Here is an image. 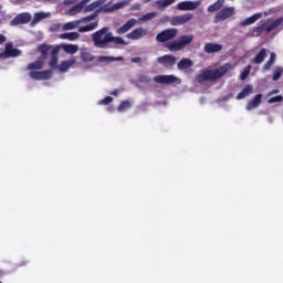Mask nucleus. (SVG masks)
<instances>
[{
  "label": "nucleus",
  "instance_id": "nucleus-1",
  "mask_svg": "<svg viewBox=\"0 0 283 283\" xmlns=\"http://www.w3.org/2000/svg\"><path fill=\"white\" fill-rule=\"evenodd\" d=\"M92 41L94 48L99 50H107V48H116L114 45H127V42L120 36H114V33L109 31V27H104L92 34ZM114 43V45H109Z\"/></svg>",
  "mask_w": 283,
  "mask_h": 283
},
{
  "label": "nucleus",
  "instance_id": "nucleus-2",
  "mask_svg": "<svg viewBox=\"0 0 283 283\" xmlns=\"http://www.w3.org/2000/svg\"><path fill=\"white\" fill-rule=\"evenodd\" d=\"M231 70V63H226L219 69L214 70H206L202 72V74L197 75L198 83H205L207 81H218L219 78H222L227 72Z\"/></svg>",
  "mask_w": 283,
  "mask_h": 283
},
{
  "label": "nucleus",
  "instance_id": "nucleus-3",
  "mask_svg": "<svg viewBox=\"0 0 283 283\" xmlns=\"http://www.w3.org/2000/svg\"><path fill=\"white\" fill-rule=\"evenodd\" d=\"M27 70L30 71L29 76L33 78V81H49L52 78V71H35V70H43V61L36 60L35 62L29 63Z\"/></svg>",
  "mask_w": 283,
  "mask_h": 283
},
{
  "label": "nucleus",
  "instance_id": "nucleus-4",
  "mask_svg": "<svg viewBox=\"0 0 283 283\" xmlns=\"http://www.w3.org/2000/svg\"><path fill=\"white\" fill-rule=\"evenodd\" d=\"M283 23V18L280 17L276 20H268L266 22H263L261 25L252 29V36H261L262 32H265V34H271L273 30H276V28H280Z\"/></svg>",
  "mask_w": 283,
  "mask_h": 283
},
{
  "label": "nucleus",
  "instance_id": "nucleus-5",
  "mask_svg": "<svg viewBox=\"0 0 283 283\" xmlns=\"http://www.w3.org/2000/svg\"><path fill=\"white\" fill-rule=\"evenodd\" d=\"M193 42V34L181 35L178 40H172L166 43V48L169 52H180V50H185L187 45Z\"/></svg>",
  "mask_w": 283,
  "mask_h": 283
},
{
  "label": "nucleus",
  "instance_id": "nucleus-6",
  "mask_svg": "<svg viewBox=\"0 0 283 283\" xmlns=\"http://www.w3.org/2000/svg\"><path fill=\"white\" fill-rule=\"evenodd\" d=\"M103 6V1L97 0L92 2L88 6H84V12H96V10H99V12H114V10H120V8H123V3L118 2L113 4L112 7H101Z\"/></svg>",
  "mask_w": 283,
  "mask_h": 283
},
{
  "label": "nucleus",
  "instance_id": "nucleus-7",
  "mask_svg": "<svg viewBox=\"0 0 283 283\" xmlns=\"http://www.w3.org/2000/svg\"><path fill=\"white\" fill-rule=\"evenodd\" d=\"M177 34H178V29H166L156 35V42L167 43V41H171V39H176Z\"/></svg>",
  "mask_w": 283,
  "mask_h": 283
},
{
  "label": "nucleus",
  "instance_id": "nucleus-8",
  "mask_svg": "<svg viewBox=\"0 0 283 283\" xmlns=\"http://www.w3.org/2000/svg\"><path fill=\"white\" fill-rule=\"evenodd\" d=\"M17 56H21V50L14 49L12 42H8L4 52L0 53V59H17Z\"/></svg>",
  "mask_w": 283,
  "mask_h": 283
},
{
  "label": "nucleus",
  "instance_id": "nucleus-9",
  "mask_svg": "<svg viewBox=\"0 0 283 283\" xmlns=\"http://www.w3.org/2000/svg\"><path fill=\"white\" fill-rule=\"evenodd\" d=\"M235 14V9L233 7H226L221 9L214 17V23L220 21H227V19H231Z\"/></svg>",
  "mask_w": 283,
  "mask_h": 283
},
{
  "label": "nucleus",
  "instance_id": "nucleus-10",
  "mask_svg": "<svg viewBox=\"0 0 283 283\" xmlns=\"http://www.w3.org/2000/svg\"><path fill=\"white\" fill-rule=\"evenodd\" d=\"M30 21H32V14H30L28 12H22V13L15 15L10 21V25L11 27H14V25H25L27 23H30Z\"/></svg>",
  "mask_w": 283,
  "mask_h": 283
},
{
  "label": "nucleus",
  "instance_id": "nucleus-11",
  "mask_svg": "<svg viewBox=\"0 0 283 283\" xmlns=\"http://www.w3.org/2000/svg\"><path fill=\"white\" fill-rule=\"evenodd\" d=\"M192 19L193 15L191 13H186L170 18L169 23L170 25H185V23H188V21H191Z\"/></svg>",
  "mask_w": 283,
  "mask_h": 283
},
{
  "label": "nucleus",
  "instance_id": "nucleus-12",
  "mask_svg": "<svg viewBox=\"0 0 283 283\" xmlns=\"http://www.w3.org/2000/svg\"><path fill=\"white\" fill-rule=\"evenodd\" d=\"M157 63H159L160 65H164V67L169 69V67H174V65H176L177 60H176V56L166 54V55L157 57Z\"/></svg>",
  "mask_w": 283,
  "mask_h": 283
},
{
  "label": "nucleus",
  "instance_id": "nucleus-13",
  "mask_svg": "<svg viewBox=\"0 0 283 283\" xmlns=\"http://www.w3.org/2000/svg\"><path fill=\"white\" fill-rule=\"evenodd\" d=\"M154 81L159 85H171L178 81V77L176 75H156Z\"/></svg>",
  "mask_w": 283,
  "mask_h": 283
},
{
  "label": "nucleus",
  "instance_id": "nucleus-14",
  "mask_svg": "<svg viewBox=\"0 0 283 283\" xmlns=\"http://www.w3.org/2000/svg\"><path fill=\"white\" fill-rule=\"evenodd\" d=\"M200 6V1H182L177 4V10H181L182 12H187L189 10H197Z\"/></svg>",
  "mask_w": 283,
  "mask_h": 283
},
{
  "label": "nucleus",
  "instance_id": "nucleus-15",
  "mask_svg": "<svg viewBox=\"0 0 283 283\" xmlns=\"http://www.w3.org/2000/svg\"><path fill=\"white\" fill-rule=\"evenodd\" d=\"M59 52H61V46H55L51 51L49 67H51L52 70H57L59 67Z\"/></svg>",
  "mask_w": 283,
  "mask_h": 283
},
{
  "label": "nucleus",
  "instance_id": "nucleus-16",
  "mask_svg": "<svg viewBox=\"0 0 283 283\" xmlns=\"http://www.w3.org/2000/svg\"><path fill=\"white\" fill-rule=\"evenodd\" d=\"M126 36L132 41H138V39H143V36H147V29L139 27L133 30L130 33L126 34Z\"/></svg>",
  "mask_w": 283,
  "mask_h": 283
},
{
  "label": "nucleus",
  "instance_id": "nucleus-17",
  "mask_svg": "<svg viewBox=\"0 0 283 283\" xmlns=\"http://www.w3.org/2000/svg\"><path fill=\"white\" fill-rule=\"evenodd\" d=\"M203 52H206V54H216L218 52H222V44L208 42L203 46Z\"/></svg>",
  "mask_w": 283,
  "mask_h": 283
},
{
  "label": "nucleus",
  "instance_id": "nucleus-18",
  "mask_svg": "<svg viewBox=\"0 0 283 283\" xmlns=\"http://www.w3.org/2000/svg\"><path fill=\"white\" fill-rule=\"evenodd\" d=\"M262 105V94H256L250 102H248L245 109L251 112L253 109H258Z\"/></svg>",
  "mask_w": 283,
  "mask_h": 283
},
{
  "label": "nucleus",
  "instance_id": "nucleus-19",
  "mask_svg": "<svg viewBox=\"0 0 283 283\" xmlns=\"http://www.w3.org/2000/svg\"><path fill=\"white\" fill-rule=\"evenodd\" d=\"M75 64H76V59L72 57L70 60L62 61L60 65H57V70L62 74H65V72H67L70 67H72V65H75Z\"/></svg>",
  "mask_w": 283,
  "mask_h": 283
},
{
  "label": "nucleus",
  "instance_id": "nucleus-20",
  "mask_svg": "<svg viewBox=\"0 0 283 283\" xmlns=\"http://www.w3.org/2000/svg\"><path fill=\"white\" fill-rule=\"evenodd\" d=\"M136 23H138L136 19H129L124 25L117 29V34H126V32H129Z\"/></svg>",
  "mask_w": 283,
  "mask_h": 283
},
{
  "label": "nucleus",
  "instance_id": "nucleus-21",
  "mask_svg": "<svg viewBox=\"0 0 283 283\" xmlns=\"http://www.w3.org/2000/svg\"><path fill=\"white\" fill-rule=\"evenodd\" d=\"M260 19H262V13H254L253 15L240 22V25L241 28H247V25H253L255 21H260Z\"/></svg>",
  "mask_w": 283,
  "mask_h": 283
},
{
  "label": "nucleus",
  "instance_id": "nucleus-22",
  "mask_svg": "<svg viewBox=\"0 0 283 283\" xmlns=\"http://www.w3.org/2000/svg\"><path fill=\"white\" fill-rule=\"evenodd\" d=\"M251 94H253V85L248 84L237 95V101H242V98H247V96H251Z\"/></svg>",
  "mask_w": 283,
  "mask_h": 283
},
{
  "label": "nucleus",
  "instance_id": "nucleus-23",
  "mask_svg": "<svg viewBox=\"0 0 283 283\" xmlns=\"http://www.w3.org/2000/svg\"><path fill=\"white\" fill-rule=\"evenodd\" d=\"M98 63H114V61H125V57L123 56H107V55H101L97 57Z\"/></svg>",
  "mask_w": 283,
  "mask_h": 283
},
{
  "label": "nucleus",
  "instance_id": "nucleus-24",
  "mask_svg": "<svg viewBox=\"0 0 283 283\" xmlns=\"http://www.w3.org/2000/svg\"><path fill=\"white\" fill-rule=\"evenodd\" d=\"M178 70H189V67H193V61L184 57L177 64Z\"/></svg>",
  "mask_w": 283,
  "mask_h": 283
},
{
  "label": "nucleus",
  "instance_id": "nucleus-25",
  "mask_svg": "<svg viewBox=\"0 0 283 283\" xmlns=\"http://www.w3.org/2000/svg\"><path fill=\"white\" fill-rule=\"evenodd\" d=\"M265 59H266V49H261L260 52L253 59V63H255V65H261V63H264Z\"/></svg>",
  "mask_w": 283,
  "mask_h": 283
},
{
  "label": "nucleus",
  "instance_id": "nucleus-26",
  "mask_svg": "<svg viewBox=\"0 0 283 283\" xmlns=\"http://www.w3.org/2000/svg\"><path fill=\"white\" fill-rule=\"evenodd\" d=\"M90 0H83L82 2L75 4L73 8L70 9L71 14H78L82 10H85V6Z\"/></svg>",
  "mask_w": 283,
  "mask_h": 283
},
{
  "label": "nucleus",
  "instance_id": "nucleus-27",
  "mask_svg": "<svg viewBox=\"0 0 283 283\" xmlns=\"http://www.w3.org/2000/svg\"><path fill=\"white\" fill-rule=\"evenodd\" d=\"M81 36V34H78V32H66V33H62L60 35V39L66 40V41H76V39H78Z\"/></svg>",
  "mask_w": 283,
  "mask_h": 283
},
{
  "label": "nucleus",
  "instance_id": "nucleus-28",
  "mask_svg": "<svg viewBox=\"0 0 283 283\" xmlns=\"http://www.w3.org/2000/svg\"><path fill=\"white\" fill-rule=\"evenodd\" d=\"M62 49L66 54H76L78 52V45L76 44H64Z\"/></svg>",
  "mask_w": 283,
  "mask_h": 283
},
{
  "label": "nucleus",
  "instance_id": "nucleus-29",
  "mask_svg": "<svg viewBox=\"0 0 283 283\" xmlns=\"http://www.w3.org/2000/svg\"><path fill=\"white\" fill-rule=\"evenodd\" d=\"M43 19H48V13L45 12H36L34 13L33 20L31 22V25L34 27L39 21H43Z\"/></svg>",
  "mask_w": 283,
  "mask_h": 283
},
{
  "label": "nucleus",
  "instance_id": "nucleus-30",
  "mask_svg": "<svg viewBox=\"0 0 283 283\" xmlns=\"http://www.w3.org/2000/svg\"><path fill=\"white\" fill-rule=\"evenodd\" d=\"M98 14H101V9H97L94 13L82 18L81 20H78V23H90V21H94V19H96Z\"/></svg>",
  "mask_w": 283,
  "mask_h": 283
},
{
  "label": "nucleus",
  "instance_id": "nucleus-31",
  "mask_svg": "<svg viewBox=\"0 0 283 283\" xmlns=\"http://www.w3.org/2000/svg\"><path fill=\"white\" fill-rule=\"evenodd\" d=\"M96 28H98V21L81 27L78 32H92V30H96Z\"/></svg>",
  "mask_w": 283,
  "mask_h": 283
},
{
  "label": "nucleus",
  "instance_id": "nucleus-32",
  "mask_svg": "<svg viewBox=\"0 0 283 283\" xmlns=\"http://www.w3.org/2000/svg\"><path fill=\"white\" fill-rule=\"evenodd\" d=\"M222 6H224V0H218L217 2L208 7V12H218V10L222 8Z\"/></svg>",
  "mask_w": 283,
  "mask_h": 283
},
{
  "label": "nucleus",
  "instance_id": "nucleus-33",
  "mask_svg": "<svg viewBox=\"0 0 283 283\" xmlns=\"http://www.w3.org/2000/svg\"><path fill=\"white\" fill-rule=\"evenodd\" d=\"M275 63V53H271L269 61L263 65V71L269 72L273 64Z\"/></svg>",
  "mask_w": 283,
  "mask_h": 283
},
{
  "label": "nucleus",
  "instance_id": "nucleus-34",
  "mask_svg": "<svg viewBox=\"0 0 283 283\" xmlns=\"http://www.w3.org/2000/svg\"><path fill=\"white\" fill-rule=\"evenodd\" d=\"M38 50L42 54L43 59H46L48 53L50 52V50H52V46H50L48 44H40Z\"/></svg>",
  "mask_w": 283,
  "mask_h": 283
},
{
  "label": "nucleus",
  "instance_id": "nucleus-35",
  "mask_svg": "<svg viewBox=\"0 0 283 283\" xmlns=\"http://www.w3.org/2000/svg\"><path fill=\"white\" fill-rule=\"evenodd\" d=\"M80 57L84 61V63H91V61H94V55H92V53L88 51H82Z\"/></svg>",
  "mask_w": 283,
  "mask_h": 283
},
{
  "label": "nucleus",
  "instance_id": "nucleus-36",
  "mask_svg": "<svg viewBox=\"0 0 283 283\" xmlns=\"http://www.w3.org/2000/svg\"><path fill=\"white\" fill-rule=\"evenodd\" d=\"M132 107V102L128 99L120 102V104L117 107V112H126V109H129Z\"/></svg>",
  "mask_w": 283,
  "mask_h": 283
},
{
  "label": "nucleus",
  "instance_id": "nucleus-37",
  "mask_svg": "<svg viewBox=\"0 0 283 283\" xmlns=\"http://www.w3.org/2000/svg\"><path fill=\"white\" fill-rule=\"evenodd\" d=\"M157 14L158 13L156 12L146 13L139 19V21L147 23V21H151V19H156Z\"/></svg>",
  "mask_w": 283,
  "mask_h": 283
},
{
  "label": "nucleus",
  "instance_id": "nucleus-38",
  "mask_svg": "<svg viewBox=\"0 0 283 283\" xmlns=\"http://www.w3.org/2000/svg\"><path fill=\"white\" fill-rule=\"evenodd\" d=\"M282 73H283V69L282 66H277L274 72H273V81H280V78L282 77Z\"/></svg>",
  "mask_w": 283,
  "mask_h": 283
},
{
  "label": "nucleus",
  "instance_id": "nucleus-39",
  "mask_svg": "<svg viewBox=\"0 0 283 283\" xmlns=\"http://www.w3.org/2000/svg\"><path fill=\"white\" fill-rule=\"evenodd\" d=\"M138 83H142L143 85H147V84L151 83V77H149L147 75H140L138 77Z\"/></svg>",
  "mask_w": 283,
  "mask_h": 283
},
{
  "label": "nucleus",
  "instance_id": "nucleus-40",
  "mask_svg": "<svg viewBox=\"0 0 283 283\" xmlns=\"http://www.w3.org/2000/svg\"><path fill=\"white\" fill-rule=\"evenodd\" d=\"M78 23H81V22H78V20L75 22L65 23L63 25V30H74V28H76L78 25Z\"/></svg>",
  "mask_w": 283,
  "mask_h": 283
},
{
  "label": "nucleus",
  "instance_id": "nucleus-41",
  "mask_svg": "<svg viewBox=\"0 0 283 283\" xmlns=\"http://www.w3.org/2000/svg\"><path fill=\"white\" fill-rule=\"evenodd\" d=\"M282 101H283V96L282 95H276L274 97L269 98L268 103L270 105H273V103H282Z\"/></svg>",
  "mask_w": 283,
  "mask_h": 283
},
{
  "label": "nucleus",
  "instance_id": "nucleus-42",
  "mask_svg": "<svg viewBox=\"0 0 283 283\" xmlns=\"http://www.w3.org/2000/svg\"><path fill=\"white\" fill-rule=\"evenodd\" d=\"M176 0H159L158 3L161 8H168V6H172Z\"/></svg>",
  "mask_w": 283,
  "mask_h": 283
},
{
  "label": "nucleus",
  "instance_id": "nucleus-43",
  "mask_svg": "<svg viewBox=\"0 0 283 283\" xmlns=\"http://www.w3.org/2000/svg\"><path fill=\"white\" fill-rule=\"evenodd\" d=\"M113 101H114V97L106 96L99 101L98 105H109V103H113Z\"/></svg>",
  "mask_w": 283,
  "mask_h": 283
},
{
  "label": "nucleus",
  "instance_id": "nucleus-44",
  "mask_svg": "<svg viewBox=\"0 0 283 283\" xmlns=\"http://www.w3.org/2000/svg\"><path fill=\"white\" fill-rule=\"evenodd\" d=\"M249 74H251V66H247L244 71L241 73V81L247 80Z\"/></svg>",
  "mask_w": 283,
  "mask_h": 283
},
{
  "label": "nucleus",
  "instance_id": "nucleus-45",
  "mask_svg": "<svg viewBox=\"0 0 283 283\" xmlns=\"http://www.w3.org/2000/svg\"><path fill=\"white\" fill-rule=\"evenodd\" d=\"M275 12H277V9H275V8L269 9L268 11L264 12V17L275 14Z\"/></svg>",
  "mask_w": 283,
  "mask_h": 283
},
{
  "label": "nucleus",
  "instance_id": "nucleus-46",
  "mask_svg": "<svg viewBox=\"0 0 283 283\" xmlns=\"http://www.w3.org/2000/svg\"><path fill=\"white\" fill-rule=\"evenodd\" d=\"M6 41H8V38L4 34L0 33V45H3Z\"/></svg>",
  "mask_w": 283,
  "mask_h": 283
},
{
  "label": "nucleus",
  "instance_id": "nucleus-47",
  "mask_svg": "<svg viewBox=\"0 0 283 283\" xmlns=\"http://www.w3.org/2000/svg\"><path fill=\"white\" fill-rule=\"evenodd\" d=\"M57 30H61V24H53L51 27V32H56Z\"/></svg>",
  "mask_w": 283,
  "mask_h": 283
},
{
  "label": "nucleus",
  "instance_id": "nucleus-48",
  "mask_svg": "<svg viewBox=\"0 0 283 283\" xmlns=\"http://www.w3.org/2000/svg\"><path fill=\"white\" fill-rule=\"evenodd\" d=\"M132 63H143V59L140 57H132Z\"/></svg>",
  "mask_w": 283,
  "mask_h": 283
},
{
  "label": "nucleus",
  "instance_id": "nucleus-49",
  "mask_svg": "<svg viewBox=\"0 0 283 283\" xmlns=\"http://www.w3.org/2000/svg\"><path fill=\"white\" fill-rule=\"evenodd\" d=\"M273 94H280V90H272V91H270L268 96H273Z\"/></svg>",
  "mask_w": 283,
  "mask_h": 283
},
{
  "label": "nucleus",
  "instance_id": "nucleus-50",
  "mask_svg": "<svg viewBox=\"0 0 283 283\" xmlns=\"http://www.w3.org/2000/svg\"><path fill=\"white\" fill-rule=\"evenodd\" d=\"M112 96H118V90H114L112 93H111Z\"/></svg>",
  "mask_w": 283,
  "mask_h": 283
},
{
  "label": "nucleus",
  "instance_id": "nucleus-51",
  "mask_svg": "<svg viewBox=\"0 0 283 283\" xmlns=\"http://www.w3.org/2000/svg\"><path fill=\"white\" fill-rule=\"evenodd\" d=\"M64 6H70V0H64Z\"/></svg>",
  "mask_w": 283,
  "mask_h": 283
},
{
  "label": "nucleus",
  "instance_id": "nucleus-52",
  "mask_svg": "<svg viewBox=\"0 0 283 283\" xmlns=\"http://www.w3.org/2000/svg\"><path fill=\"white\" fill-rule=\"evenodd\" d=\"M1 283V282H0Z\"/></svg>",
  "mask_w": 283,
  "mask_h": 283
}]
</instances>
